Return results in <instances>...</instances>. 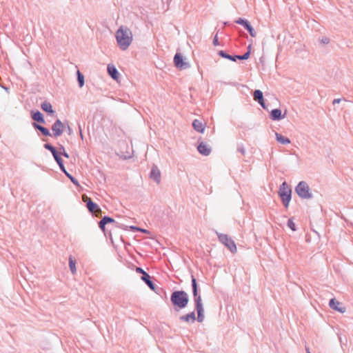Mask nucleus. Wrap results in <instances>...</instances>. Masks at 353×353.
Returning <instances> with one entry per match:
<instances>
[{"label":"nucleus","mask_w":353,"mask_h":353,"mask_svg":"<svg viewBox=\"0 0 353 353\" xmlns=\"http://www.w3.org/2000/svg\"><path fill=\"white\" fill-rule=\"evenodd\" d=\"M115 37L119 48L122 50L128 48L132 42V32L130 29L126 26H120L117 30Z\"/></svg>","instance_id":"obj_1"},{"label":"nucleus","mask_w":353,"mask_h":353,"mask_svg":"<svg viewBox=\"0 0 353 353\" xmlns=\"http://www.w3.org/2000/svg\"><path fill=\"white\" fill-rule=\"evenodd\" d=\"M192 281V294L194 297V301L195 303V310L197 312V318L196 320L199 323H202L204 321V309L202 303L201 296L198 290V285L196 282V279L195 277L192 275L191 276Z\"/></svg>","instance_id":"obj_2"},{"label":"nucleus","mask_w":353,"mask_h":353,"mask_svg":"<svg viewBox=\"0 0 353 353\" xmlns=\"http://www.w3.org/2000/svg\"><path fill=\"white\" fill-rule=\"evenodd\" d=\"M170 301L174 306L183 309L187 306L189 296L183 290H176L171 294Z\"/></svg>","instance_id":"obj_3"},{"label":"nucleus","mask_w":353,"mask_h":353,"mask_svg":"<svg viewBox=\"0 0 353 353\" xmlns=\"http://www.w3.org/2000/svg\"><path fill=\"white\" fill-rule=\"evenodd\" d=\"M278 194L283 206L288 208L292 197V189L285 181L280 185Z\"/></svg>","instance_id":"obj_4"},{"label":"nucleus","mask_w":353,"mask_h":353,"mask_svg":"<svg viewBox=\"0 0 353 353\" xmlns=\"http://www.w3.org/2000/svg\"><path fill=\"white\" fill-rule=\"evenodd\" d=\"M295 192L301 199H311L313 198L310 188L305 181H300L295 188Z\"/></svg>","instance_id":"obj_5"},{"label":"nucleus","mask_w":353,"mask_h":353,"mask_svg":"<svg viewBox=\"0 0 353 353\" xmlns=\"http://www.w3.org/2000/svg\"><path fill=\"white\" fill-rule=\"evenodd\" d=\"M219 240L226 246L232 253L236 252V246L234 241L228 234L217 233Z\"/></svg>","instance_id":"obj_6"},{"label":"nucleus","mask_w":353,"mask_h":353,"mask_svg":"<svg viewBox=\"0 0 353 353\" xmlns=\"http://www.w3.org/2000/svg\"><path fill=\"white\" fill-rule=\"evenodd\" d=\"M44 148L50 151L55 161L59 166L61 170H64V165L63 160L61 157L60 152H58L56 148L50 143H45L43 145Z\"/></svg>","instance_id":"obj_7"},{"label":"nucleus","mask_w":353,"mask_h":353,"mask_svg":"<svg viewBox=\"0 0 353 353\" xmlns=\"http://www.w3.org/2000/svg\"><path fill=\"white\" fill-rule=\"evenodd\" d=\"M83 201L86 203L87 208L92 214L99 216L101 214V208L96 203L93 202L90 198L86 197Z\"/></svg>","instance_id":"obj_8"},{"label":"nucleus","mask_w":353,"mask_h":353,"mask_svg":"<svg viewBox=\"0 0 353 353\" xmlns=\"http://www.w3.org/2000/svg\"><path fill=\"white\" fill-rule=\"evenodd\" d=\"M235 23L243 26V28L248 31L252 37H256V32L247 19L239 18L235 21Z\"/></svg>","instance_id":"obj_9"},{"label":"nucleus","mask_w":353,"mask_h":353,"mask_svg":"<svg viewBox=\"0 0 353 353\" xmlns=\"http://www.w3.org/2000/svg\"><path fill=\"white\" fill-rule=\"evenodd\" d=\"M174 63L175 66L179 69H187L190 67L188 62L183 61V57L180 53H176L174 57Z\"/></svg>","instance_id":"obj_10"},{"label":"nucleus","mask_w":353,"mask_h":353,"mask_svg":"<svg viewBox=\"0 0 353 353\" xmlns=\"http://www.w3.org/2000/svg\"><path fill=\"white\" fill-rule=\"evenodd\" d=\"M64 125L60 119H57L52 125V134L54 137H60L63 132Z\"/></svg>","instance_id":"obj_11"},{"label":"nucleus","mask_w":353,"mask_h":353,"mask_svg":"<svg viewBox=\"0 0 353 353\" xmlns=\"http://www.w3.org/2000/svg\"><path fill=\"white\" fill-rule=\"evenodd\" d=\"M150 177L151 179L157 183H160L161 182V172L157 165H153L152 167Z\"/></svg>","instance_id":"obj_12"},{"label":"nucleus","mask_w":353,"mask_h":353,"mask_svg":"<svg viewBox=\"0 0 353 353\" xmlns=\"http://www.w3.org/2000/svg\"><path fill=\"white\" fill-rule=\"evenodd\" d=\"M253 97H254V100L257 101L263 109L266 108L264 98H263V94L260 90H254V92L253 93Z\"/></svg>","instance_id":"obj_13"},{"label":"nucleus","mask_w":353,"mask_h":353,"mask_svg":"<svg viewBox=\"0 0 353 353\" xmlns=\"http://www.w3.org/2000/svg\"><path fill=\"white\" fill-rule=\"evenodd\" d=\"M197 150L200 154L204 156H208L211 152V148L203 142L199 144Z\"/></svg>","instance_id":"obj_14"},{"label":"nucleus","mask_w":353,"mask_h":353,"mask_svg":"<svg viewBox=\"0 0 353 353\" xmlns=\"http://www.w3.org/2000/svg\"><path fill=\"white\" fill-rule=\"evenodd\" d=\"M108 74L114 79L118 80L119 77V73L114 65L108 64L107 67Z\"/></svg>","instance_id":"obj_15"},{"label":"nucleus","mask_w":353,"mask_h":353,"mask_svg":"<svg viewBox=\"0 0 353 353\" xmlns=\"http://www.w3.org/2000/svg\"><path fill=\"white\" fill-rule=\"evenodd\" d=\"M285 114H282V112L280 109H273L270 112V118L273 121H279L285 118Z\"/></svg>","instance_id":"obj_16"},{"label":"nucleus","mask_w":353,"mask_h":353,"mask_svg":"<svg viewBox=\"0 0 353 353\" xmlns=\"http://www.w3.org/2000/svg\"><path fill=\"white\" fill-rule=\"evenodd\" d=\"M31 118L36 121V123H46V121L44 119L43 114L39 111L37 110L36 112H31Z\"/></svg>","instance_id":"obj_17"},{"label":"nucleus","mask_w":353,"mask_h":353,"mask_svg":"<svg viewBox=\"0 0 353 353\" xmlns=\"http://www.w3.org/2000/svg\"><path fill=\"white\" fill-rule=\"evenodd\" d=\"M339 305L340 303L335 299H330L329 303V305L332 309L340 312L341 313L345 312V308L344 307H339Z\"/></svg>","instance_id":"obj_18"},{"label":"nucleus","mask_w":353,"mask_h":353,"mask_svg":"<svg viewBox=\"0 0 353 353\" xmlns=\"http://www.w3.org/2000/svg\"><path fill=\"white\" fill-rule=\"evenodd\" d=\"M32 125L35 130L40 131L43 135L46 137L52 136V134L50 133V130L48 128L43 127V125H41L36 122H34L32 123Z\"/></svg>","instance_id":"obj_19"},{"label":"nucleus","mask_w":353,"mask_h":353,"mask_svg":"<svg viewBox=\"0 0 353 353\" xmlns=\"http://www.w3.org/2000/svg\"><path fill=\"white\" fill-rule=\"evenodd\" d=\"M141 279L152 290H155L156 285L152 282L151 280V276L148 273H144L143 275L141 276Z\"/></svg>","instance_id":"obj_20"},{"label":"nucleus","mask_w":353,"mask_h":353,"mask_svg":"<svg viewBox=\"0 0 353 353\" xmlns=\"http://www.w3.org/2000/svg\"><path fill=\"white\" fill-rule=\"evenodd\" d=\"M192 127L198 132L203 133L205 130V125L199 119H194L193 121Z\"/></svg>","instance_id":"obj_21"},{"label":"nucleus","mask_w":353,"mask_h":353,"mask_svg":"<svg viewBox=\"0 0 353 353\" xmlns=\"http://www.w3.org/2000/svg\"><path fill=\"white\" fill-rule=\"evenodd\" d=\"M180 321H185V322H190L194 323L196 320L195 313L194 312H192L186 315L181 316L179 318Z\"/></svg>","instance_id":"obj_22"},{"label":"nucleus","mask_w":353,"mask_h":353,"mask_svg":"<svg viewBox=\"0 0 353 353\" xmlns=\"http://www.w3.org/2000/svg\"><path fill=\"white\" fill-rule=\"evenodd\" d=\"M41 108L44 112L49 114H53L54 113V110L52 109L51 103L48 101H44L42 103Z\"/></svg>","instance_id":"obj_23"},{"label":"nucleus","mask_w":353,"mask_h":353,"mask_svg":"<svg viewBox=\"0 0 353 353\" xmlns=\"http://www.w3.org/2000/svg\"><path fill=\"white\" fill-rule=\"evenodd\" d=\"M275 137H276V141L278 142L281 143V144L287 145V144L290 143V142H291L290 140L288 137H285L278 132L275 133Z\"/></svg>","instance_id":"obj_24"},{"label":"nucleus","mask_w":353,"mask_h":353,"mask_svg":"<svg viewBox=\"0 0 353 353\" xmlns=\"http://www.w3.org/2000/svg\"><path fill=\"white\" fill-rule=\"evenodd\" d=\"M218 54L222 58L227 59L232 61H236V58L234 57V55H230L223 50H219L218 52Z\"/></svg>","instance_id":"obj_25"},{"label":"nucleus","mask_w":353,"mask_h":353,"mask_svg":"<svg viewBox=\"0 0 353 353\" xmlns=\"http://www.w3.org/2000/svg\"><path fill=\"white\" fill-rule=\"evenodd\" d=\"M250 49H251V45H249L248 47V51L244 53L242 55H234V57L236 58V61L237 59L239 60H246L250 57Z\"/></svg>","instance_id":"obj_26"},{"label":"nucleus","mask_w":353,"mask_h":353,"mask_svg":"<svg viewBox=\"0 0 353 353\" xmlns=\"http://www.w3.org/2000/svg\"><path fill=\"white\" fill-rule=\"evenodd\" d=\"M77 81L79 83V88H82L85 83L84 76L79 70H77Z\"/></svg>","instance_id":"obj_27"},{"label":"nucleus","mask_w":353,"mask_h":353,"mask_svg":"<svg viewBox=\"0 0 353 353\" xmlns=\"http://www.w3.org/2000/svg\"><path fill=\"white\" fill-rule=\"evenodd\" d=\"M61 172H63L67 177H68L70 181H72V183L76 185H79V181H77V179L76 178H74L73 176H72L70 173H68L65 168H64V170H61Z\"/></svg>","instance_id":"obj_28"},{"label":"nucleus","mask_w":353,"mask_h":353,"mask_svg":"<svg viewBox=\"0 0 353 353\" xmlns=\"http://www.w3.org/2000/svg\"><path fill=\"white\" fill-rule=\"evenodd\" d=\"M69 267L72 274H74L77 271L76 269V261L72 259V256L69 258Z\"/></svg>","instance_id":"obj_29"},{"label":"nucleus","mask_w":353,"mask_h":353,"mask_svg":"<svg viewBox=\"0 0 353 353\" xmlns=\"http://www.w3.org/2000/svg\"><path fill=\"white\" fill-rule=\"evenodd\" d=\"M101 223L102 224H108V223H117L116 221H114V219L110 217V216H104L102 219H101Z\"/></svg>","instance_id":"obj_30"},{"label":"nucleus","mask_w":353,"mask_h":353,"mask_svg":"<svg viewBox=\"0 0 353 353\" xmlns=\"http://www.w3.org/2000/svg\"><path fill=\"white\" fill-rule=\"evenodd\" d=\"M287 225L292 231H296V225H295V223H294L292 219H289L288 220Z\"/></svg>","instance_id":"obj_31"},{"label":"nucleus","mask_w":353,"mask_h":353,"mask_svg":"<svg viewBox=\"0 0 353 353\" xmlns=\"http://www.w3.org/2000/svg\"><path fill=\"white\" fill-rule=\"evenodd\" d=\"M237 151L240 152L242 155H245V149L242 144L238 145Z\"/></svg>","instance_id":"obj_32"},{"label":"nucleus","mask_w":353,"mask_h":353,"mask_svg":"<svg viewBox=\"0 0 353 353\" xmlns=\"http://www.w3.org/2000/svg\"><path fill=\"white\" fill-rule=\"evenodd\" d=\"M321 42L323 44H327L330 43V39L327 37H323L321 40Z\"/></svg>","instance_id":"obj_33"},{"label":"nucleus","mask_w":353,"mask_h":353,"mask_svg":"<svg viewBox=\"0 0 353 353\" xmlns=\"http://www.w3.org/2000/svg\"><path fill=\"white\" fill-rule=\"evenodd\" d=\"M212 43L214 46H218L219 44L217 34L214 36Z\"/></svg>","instance_id":"obj_34"},{"label":"nucleus","mask_w":353,"mask_h":353,"mask_svg":"<svg viewBox=\"0 0 353 353\" xmlns=\"http://www.w3.org/2000/svg\"><path fill=\"white\" fill-rule=\"evenodd\" d=\"M136 271L138 273L142 274L143 275L144 273H147L145 271H144L141 268H137Z\"/></svg>","instance_id":"obj_35"},{"label":"nucleus","mask_w":353,"mask_h":353,"mask_svg":"<svg viewBox=\"0 0 353 353\" xmlns=\"http://www.w3.org/2000/svg\"><path fill=\"white\" fill-rule=\"evenodd\" d=\"M99 227L100 228L101 230H102L103 231H105V224L101 223V219L99 222Z\"/></svg>","instance_id":"obj_36"},{"label":"nucleus","mask_w":353,"mask_h":353,"mask_svg":"<svg viewBox=\"0 0 353 353\" xmlns=\"http://www.w3.org/2000/svg\"><path fill=\"white\" fill-rule=\"evenodd\" d=\"M61 155H63L65 158H69V154L63 150V152H60Z\"/></svg>","instance_id":"obj_37"},{"label":"nucleus","mask_w":353,"mask_h":353,"mask_svg":"<svg viewBox=\"0 0 353 353\" xmlns=\"http://www.w3.org/2000/svg\"><path fill=\"white\" fill-rule=\"evenodd\" d=\"M341 101V99H335L333 100L332 103L334 105L336 104V103H339Z\"/></svg>","instance_id":"obj_38"},{"label":"nucleus","mask_w":353,"mask_h":353,"mask_svg":"<svg viewBox=\"0 0 353 353\" xmlns=\"http://www.w3.org/2000/svg\"><path fill=\"white\" fill-rule=\"evenodd\" d=\"M130 228L132 230H137V231L141 230V228H138L137 226H131Z\"/></svg>","instance_id":"obj_39"},{"label":"nucleus","mask_w":353,"mask_h":353,"mask_svg":"<svg viewBox=\"0 0 353 353\" xmlns=\"http://www.w3.org/2000/svg\"><path fill=\"white\" fill-rule=\"evenodd\" d=\"M140 231H141V232H143V233H146V234H148V233H149L148 230H145V229H141V230H140Z\"/></svg>","instance_id":"obj_40"},{"label":"nucleus","mask_w":353,"mask_h":353,"mask_svg":"<svg viewBox=\"0 0 353 353\" xmlns=\"http://www.w3.org/2000/svg\"><path fill=\"white\" fill-rule=\"evenodd\" d=\"M63 150H65L64 147L63 145H60L59 147V152H63Z\"/></svg>","instance_id":"obj_41"},{"label":"nucleus","mask_w":353,"mask_h":353,"mask_svg":"<svg viewBox=\"0 0 353 353\" xmlns=\"http://www.w3.org/2000/svg\"><path fill=\"white\" fill-rule=\"evenodd\" d=\"M79 131H80V135H81V137L83 139V134H82V132H81V125H79Z\"/></svg>","instance_id":"obj_42"},{"label":"nucleus","mask_w":353,"mask_h":353,"mask_svg":"<svg viewBox=\"0 0 353 353\" xmlns=\"http://www.w3.org/2000/svg\"><path fill=\"white\" fill-rule=\"evenodd\" d=\"M68 134H70L71 132H72V130H71V128H70V127L69 125H68Z\"/></svg>","instance_id":"obj_43"},{"label":"nucleus","mask_w":353,"mask_h":353,"mask_svg":"<svg viewBox=\"0 0 353 353\" xmlns=\"http://www.w3.org/2000/svg\"><path fill=\"white\" fill-rule=\"evenodd\" d=\"M305 350H306V352H307V353H311V352H310V350H309V348L306 347V348H305Z\"/></svg>","instance_id":"obj_44"}]
</instances>
